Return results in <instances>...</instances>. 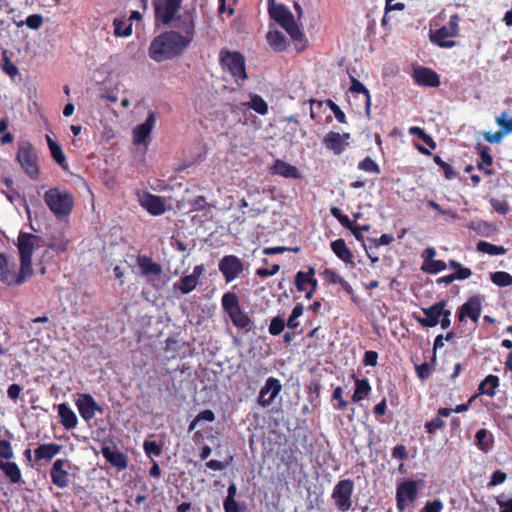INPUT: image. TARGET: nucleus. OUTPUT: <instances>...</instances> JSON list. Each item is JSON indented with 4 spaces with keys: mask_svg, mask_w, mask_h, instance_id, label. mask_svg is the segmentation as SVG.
<instances>
[{
    "mask_svg": "<svg viewBox=\"0 0 512 512\" xmlns=\"http://www.w3.org/2000/svg\"><path fill=\"white\" fill-rule=\"evenodd\" d=\"M188 46L180 32L165 31L152 40L148 55L156 62H163L182 55Z\"/></svg>",
    "mask_w": 512,
    "mask_h": 512,
    "instance_id": "nucleus-1",
    "label": "nucleus"
},
{
    "mask_svg": "<svg viewBox=\"0 0 512 512\" xmlns=\"http://www.w3.org/2000/svg\"><path fill=\"white\" fill-rule=\"evenodd\" d=\"M219 62L222 68L231 74L237 85L241 86L247 80L245 57L240 52L223 48L219 53Z\"/></svg>",
    "mask_w": 512,
    "mask_h": 512,
    "instance_id": "nucleus-2",
    "label": "nucleus"
},
{
    "mask_svg": "<svg viewBox=\"0 0 512 512\" xmlns=\"http://www.w3.org/2000/svg\"><path fill=\"white\" fill-rule=\"evenodd\" d=\"M270 17L276 21L295 41H303L304 33L295 21L292 12L284 4H276L268 7Z\"/></svg>",
    "mask_w": 512,
    "mask_h": 512,
    "instance_id": "nucleus-3",
    "label": "nucleus"
},
{
    "mask_svg": "<svg viewBox=\"0 0 512 512\" xmlns=\"http://www.w3.org/2000/svg\"><path fill=\"white\" fill-rule=\"evenodd\" d=\"M44 201L50 211L57 217L68 216L74 207L73 195L58 188H50L44 194Z\"/></svg>",
    "mask_w": 512,
    "mask_h": 512,
    "instance_id": "nucleus-4",
    "label": "nucleus"
},
{
    "mask_svg": "<svg viewBox=\"0 0 512 512\" xmlns=\"http://www.w3.org/2000/svg\"><path fill=\"white\" fill-rule=\"evenodd\" d=\"M460 20L461 18L458 14H453L450 16L447 25H444L436 30H431V42L441 48H453L456 46V41L453 40V38L460 35Z\"/></svg>",
    "mask_w": 512,
    "mask_h": 512,
    "instance_id": "nucleus-5",
    "label": "nucleus"
},
{
    "mask_svg": "<svg viewBox=\"0 0 512 512\" xmlns=\"http://www.w3.org/2000/svg\"><path fill=\"white\" fill-rule=\"evenodd\" d=\"M31 275L28 270H23L20 263L19 272L16 271V263L13 257L0 253V281L6 285H19L25 282L27 276Z\"/></svg>",
    "mask_w": 512,
    "mask_h": 512,
    "instance_id": "nucleus-6",
    "label": "nucleus"
},
{
    "mask_svg": "<svg viewBox=\"0 0 512 512\" xmlns=\"http://www.w3.org/2000/svg\"><path fill=\"white\" fill-rule=\"evenodd\" d=\"M420 482L413 479H406L400 482L396 487V508L399 512H404L408 506L413 505L418 498L419 490L422 488Z\"/></svg>",
    "mask_w": 512,
    "mask_h": 512,
    "instance_id": "nucleus-7",
    "label": "nucleus"
},
{
    "mask_svg": "<svg viewBox=\"0 0 512 512\" xmlns=\"http://www.w3.org/2000/svg\"><path fill=\"white\" fill-rule=\"evenodd\" d=\"M354 482L351 479H342L333 488L331 498L336 509L347 512L353 506Z\"/></svg>",
    "mask_w": 512,
    "mask_h": 512,
    "instance_id": "nucleus-8",
    "label": "nucleus"
},
{
    "mask_svg": "<svg viewBox=\"0 0 512 512\" xmlns=\"http://www.w3.org/2000/svg\"><path fill=\"white\" fill-rule=\"evenodd\" d=\"M17 160L31 179H38L40 174L38 156L30 142H22L19 144Z\"/></svg>",
    "mask_w": 512,
    "mask_h": 512,
    "instance_id": "nucleus-9",
    "label": "nucleus"
},
{
    "mask_svg": "<svg viewBox=\"0 0 512 512\" xmlns=\"http://www.w3.org/2000/svg\"><path fill=\"white\" fill-rule=\"evenodd\" d=\"M183 0H154L155 22L163 25L172 23Z\"/></svg>",
    "mask_w": 512,
    "mask_h": 512,
    "instance_id": "nucleus-10",
    "label": "nucleus"
},
{
    "mask_svg": "<svg viewBox=\"0 0 512 512\" xmlns=\"http://www.w3.org/2000/svg\"><path fill=\"white\" fill-rule=\"evenodd\" d=\"M37 236L20 232L17 239V247L20 254V263L23 270H28L32 274V256L34 252V242Z\"/></svg>",
    "mask_w": 512,
    "mask_h": 512,
    "instance_id": "nucleus-11",
    "label": "nucleus"
},
{
    "mask_svg": "<svg viewBox=\"0 0 512 512\" xmlns=\"http://www.w3.org/2000/svg\"><path fill=\"white\" fill-rule=\"evenodd\" d=\"M136 264L140 269L141 275L146 277L147 281L155 287V281L159 280L162 274V266L147 255H138Z\"/></svg>",
    "mask_w": 512,
    "mask_h": 512,
    "instance_id": "nucleus-12",
    "label": "nucleus"
},
{
    "mask_svg": "<svg viewBox=\"0 0 512 512\" xmlns=\"http://www.w3.org/2000/svg\"><path fill=\"white\" fill-rule=\"evenodd\" d=\"M243 263L235 255H226L219 262V270L227 283L235 280L243 272Z\"/></svg>",
    "mask_w": 512,
    "mask_h": 512,
    "instance_id": "nucleus-13",
    "label": "nucleus"
},
{
    "mask_svg": "<svg viewBox=\"0 0 512 512\" xmlns=\"http://www.w3.org/2000/svg\"><path fill=\"white\" fill-rule=\"evenodd\" d=\"M80 416L85 421H90L96 413H103V408L95 401L93 396L88 393L80 394L75 402Z\"/></svg>",
    "mask_w": 512,
    "mask_h": 512,
    "instance_id": "nucleus-14",
    "label": "nucleus"
},
{
    "mask_svg": "<svg viewBox=\"0 0 512 512\" xmlns=\"http://www.w3.org/2000/svg\"><path fill=\"white\" fill-rule=\"evenodd\" d=\"M482 312V299L479 295L470 297L461 305L458 310L457 318L460 322L465 318H469L472 322L477 323Z\"/></svg>",
    "mask_w": 512,
    "mask_h": 512,
    "instance_id": "nucleus-15",
    "label": "nucleus"
},
{
    "mask_svg": "<svg viewBox=\"0 0 512 512\" xmlns=\"http://www.w3.org/2000/svg\"><path fill=\"white\" fill-rule=\"evenodd\" d=\"M156 123V113L155 112H149L145 122L137 125L133 129V144L134 145H148L151 132L155 126Z\"/></svg>",
    "mask_w": 512,
    "mask_h": 512,
    "instance_id": "nucleus-16",
    "label": "nucleus"
},
{
    "mask_svg": "<svg viewBox=\"0 0 512 512\" xmlns=\"http://www.w3.org/2000/svg\"><path fill=\"white\" fill-rule=\"evenodd\" d=\"M447 305L445 300L438 301L433 305L421 308V311L425 315L424 318L417 317L416 320L423 327H435L439 324L441 315H443V308Z\"/></svg>",
    "mask_w": 512,
    "mask_h": 512,
    "instance_id": "nucleus-17",
    "label": "nucleus"
},
{
    "mask_svg": "<svg viewBox=\"0 0 512 512\" xmlns=\"http://www.w3.org/2000/svg\"><path fill=\"white\" fill-rule=\"evenodd\" d=\"M281 390L282 384L280 380L275 377H269L259 392L258 403L263 407L271 405Z\"/></svg>",
    "mask_w": 512,
    "mask_h": 512,
    "instance_id": "nucleus-18",
    "label": "nucleus"
},
{
    "mask_svg": "<svg viewBox=\"0 0 512 512\" xmlns=\"http://www.w3.org/2000/svg\"><path fill=\"white\" fill-rule=\"evenodd\" d=\"M174 27L176 31L182 34L184 40L190 45L195 36V23L191 13L184 12L183 14L175 16Z\"/></svg>",
    "mask_w": 512,
    "mask_h": 512,
    "instance_id": "nucleus-19",
    "label": "nucleus"
},
{
    "mask_svg": "<svg viewBox=\"0 0 512 512\" xmlns=\"http://www.w3.org/2000/svg\"><path fill=\"white\" fill-rule=\"evenodd\" d=\"M204 272V265H196L192 274L181 277L173 286L175 289L180 290L182 294H188L196 288L199 279L203 276Z\"/></svg>",
    "mask_w": 512,
    "mask_h": 512,
    "instance_id": "nucleus-20",
    "label": "nucleus"
},
{
    "mask_svg": "<svg viewBox=\"0 0 512 512\" xmlns=\"http://www.w3.org/2000/svg\"><path fill=\"white\" fill-rule=\"evenodd\" d=\"M412 77L414 81L424 87H438L440 85L439 75L432 69L418 66L414 68Z\"/></svg>",
    "mask_w": 512,
    "mask_h": 512,
    "instance_id": "nucleus-21",
    "label": "nucleus"
},
{
    "mask_svg": "<svg viewBox=\"0 0 512 512\" xmlns=\"http://www.w3.org/2000/svg\"><path fill=\"white\" fill-rule=\"evenodd\" d=\"M68 464V460L65 459H57L50 470V477L52 483L58 488H66L69 485V473L65 469Z\"/></svg>",
    "mask_w": 512,
    "mask_h": 512,
    "instance_id": "nucleus-22",
    "label": "nucleus"
},
{
    "mask_svg": "<svg viewBox=\"0 0 512 512\" xmlns=\"http://www.w3.org/2000/svg\"><path fill=\"white\" fill-rule=\"evenodd\" d=\"M349 138V134L345 133L341 135L338 132L331 131L323 139L325 147L334 152V154H341L348 143L346 140Z\"/></svg>",
    "mask_w": 512,
    "mask_h": 512,
    "instance_id": "nucleus-23",
    "label": "nucleus"
},
{
    "mask_svg": "<svg viewBox=\"0 0 512 512\" xmlns=\"http://www.w3.org/2000/svg\"><path fill=\"white\" fill-rule=\"evenodd\" d=\"M270 173L280 175L289 179H299L301 177L298 168L281 159H276L270 168Z\"/></svg>",
    "mask_w": 512,
    "mask_h": 512,
    "instance_id": "nucleus-24",
    "label": "nucleus"
},
{
    "mask_svg": "<svg viewBox=\"0 0 512 512\" xmlns=\"http://www.w3.org/2000/svg\"><path fill=\"white\" fill-rule=\"evenodd\" d=\"M102 455L112 466L119 470H123L128 466V457L118 450H113L110 447H102Z\"/></svg>",
    "mask_w": 512,
    "mask_h": 512,
    "instance_id": "nucleus-25",
    "label": "nucleus"
},
{
    "mask_svg": "<svg viewBox=\"0 0 512 512\" xmlns=\"http://www.w3.org/2000/svg\"><path fill=\"white\" fill-rule=\"evenodd\" d=\"M57 409L62 426L67 430L74 429L78 424V419L71 407L67 403H60Z\"/></svg>",
    "mask_w": 512,
    "mask_h": 512,
    "instance_id": "nucleus-26",
    "label": "nucleus"
},
{
    "mask_svg": "<svg viewBox=\"0 0 512 512\" xmlns=\"http://www.w3.org/2000/svg\"><path fill=\"white\" fill-rule=\"evenodd\" d=\"M352 379L355 382V390L352 395L353 402H360L366 399L371 393V385L367 378H358L355 373L351 375Z\"/></svg>",
    "mask_w": 512,
    "mask_h": 512,
    "instance_id": "nucleus-27",
    "label": "nucleus"
},
{
    "mask_svg": "<svg viewBox=\"0 0 512 512\" xmlns=\"http://www.w3.org/2000/svg\"><path fill=\"white\" fill-rule=\"evenodd\" d=\"M62 446L57 443L40 444L35 450V461L52 460L60 453Z\"/></svg>",
    "mask_w": 512,
    "mask_h": 512,
    "instance_id": "nucleus-28",
    "label": "nucleus"
},
{
    "mask_svg": "<svg viewBox=\"0 0 512 512\" xmlns=\"http://www.w3.org/2000/svg\"><path fill=\"white\" fill-rule=\"evenodd\" d=\"M331 250L344 263H353V253L348 248L344 239L339 238L331 242Z\"/></svg>",
    "mask_w": 512,
    "mask_h": 512,
    "instance_id": "nucleus-29",
    "label": "nucleus"
},
{
    "mask_svg": "<svg viewBox=\"0 0 512 512\" xmlns=\"http://www.w3.org/2000/svg\"><path fill=\"white\" fill-rule=\"evenodd\" d=\"M142 206L151 215H161L165 212V205L160 196L148 194L142 201Z\"/></svg>",
    "mask_w": 512,
    "mask_h": 512,
    "instance_id": "nucleus-30",
    "label": "nucleus"
},
{
    "mask_svg": "<svg viewBox=\"0 0 512 512\" xmlns=\"http://www.w3.org/2000/svg\"><path fill=\"white\" fill-rule=\"evenodd\" d=\"M269 46L276 52H282L287 48V39L279 30H269L266 34Z\"/></svg>",
    "mask_w": 512,
    "mask_h": 512,
    "instance_id": "nucleus-31",
    "label": "nucleus"
},
{
    "mask_svg": "<svg viewBox=\"0 0 512 512\" xmlns=\"http://www.w3.org/2000/svg\"><path fill=\"white\" fill-rule=\"evenodd\" d=\"M500 380L496 375H488L481 381L478 386V394H484L493 397L496 394V389L499 387Z\"/></svg>",
    "mask_w": 512,
    "mask_h": 512,
    "instance_id": "nucleus-32",
    "label": "nucleus"
},
{
    "mask_svg": "<svg viewBox=\"0 0 512 512\" xmlns=\"http://www.w3.org/2000/svg\"><path fill=\"white\" fill-rule=\"evenodd\" d=\"M476 445L484 453H488L494 445V437L487 429H480L476 432Z\"/></svg>",
    "mask_w": 512,
    "mask_h": 512,
    "instance_id": "nucleus-33",
    "label": "nucleus"
},
{
    "mask_svg": "<svg viewBox=\"0 0 512 512\" xmlns=\"http://www.w3.org/2000/svg\"><path fill=\"white\" fill-rule=\"evenodd\" d=\"M0 470L4 472V474L9 478V480L18 484L22 480L21 470L15 462H3L0 461Z\"/></svg>",
    "mask_w": 512,
    "mask_h": 512,
    "instance_id": "nucleus-34",
    "label": "nucleus"
},
{
    "mask_svg": "<svg viewBox=\"0 0 512 512\" xmlns=\"http://www.w3.org/2000/svg\"><path fill=\"white\" fill-rule=\"evenodd\" d=\"M46 139L54 161L63 169H67L68 164L61 146L57 142L53 141L50 136H46Z\"/></svg>",
    "mask_w": 512,
    "mask_h": 512,
    "instance_id": "nucleus-35",
    "label": "nucleus"
},
{
    "mask_svg": "<svg viewBox=\"0 0 512 512\" xmlns=\"http://www.w3.org/2000/svg\"><path fill=\"white\" fill-rule=\"evenodd\" d=\"M229 317L235 327L238 329H249L252 321L249 315L244 312L241 307L235 311H231Z\"/></svg>",
    "mask_w": 512,
    "mask_h": 512,
    "instance_id": "nucleus-36",
    "label": "nucleus"
},
{
    "mask_svg": "<svg viewBox=\"0 0 512 512\" xmlns=\"http://www.w3.org/2000/svg\"><path fill=\"white\" fill-rule=\"evenodd\" d=\"M249 98L250 101L244 103L245 106L254 110L256 113L260 115H266L268 113V104L260 95L251 93L249 95Z\"/></svg>",
    "mask_w": 512,
    "mask_h": 512,
    "instance_id": "nucleus-37",
    "label": "nucleus"
},
{
    "mask_svg": "<svg viewBox=\"0 0 512 512\" xmlns=\"http://www.w3.org/2000/svg\"><path fill=\"white\" fill-rule=\"evenodd\" d=\"M478 252L488 255H504L507 249L503 246H498L487 241H479L476 245Z\"/></svg>",
    "mask_w": 512,
    "mask_h": 512,
    "instance_id": "nucleus-38",
    "label": "nucleus"
},
{
    "mask_svg": "<svg viewBox=\"0 0 512 512\" xmlns=\"http://www.w3.org/2000/svg\"><path fill=\"white\" fill-rule=\"evenodd\" d=\"M468 227H469V229L473 230L478 235L483 236V237H489L494 232L493 226L483 220L472 221L469 223Z\"/></svg>",
    "mask_w": 512,
    "mask_h": 512,
    "instance_id": "nucleus-39",
    "label": "nucleus"
},
{
    "mask_svg": "<svg viewBox=\"0 0 512 512\" xmlns=\"http://www.w3.org/2000/svg\"><path fill=\"white\" fill-rule=\"evenodd\" d=\"M490 280L498 287L512 286V275L506 271H496L491 273Z\"/></svg>",
    "mask_w": 512,
    "mask_h": 512,
    "instance_id": "nucleus-40",
    "label": "nucleus"
},
{
    "mask_svg": "<svg viewBox=\"0 0 512 512\" xmlns=\"http://www.w3.org/2000/svg\"><path fill=\"white\" fill-rule=\"evenodd\" d=\"M222 307L223 309L230 314L231 311H235L240 308L238 297L233 292H227L222 297Z\"/></svg>",
    "mask_w": 512,
    "mask_h": 512,
    "instance_id": "nucleus-41",
    "label": "nucleus"
},
{
    "mask_svg": "<svg viewBox=\"0 0 512 512\" xmlns=\"http://www.w3.org/2000/svg\"><path fill=\"white\" fill-rule=\"evenodd\" d=\"M350 91L352 93L363 94L366 97V106H367V108L370 107V105H371V95H370V92H369V90L365 87V85L361 81H359L358 79H356L354 77H351Z\"/></svg>",
    "mask_w": 512,
    "mask_h": 512,
    "instance_id": "nucleus-42",
    "label": "nucleus"
},
{
    "mask_svg": "<svg viewBox=\"0 0 512 512\" xmlns=\"http://www.w3.org/2000/svg\"><path fill=\"white\" fill-rule=\"evenodd\" d=\"M358 169L367 173L380 174L379 165L369 156L365 157L358 163Z\"/></svg>",
    "mask_w": 512,
    "mask_h": 512,
    "instance_id": "nucleus-43",
    "label": "nucleus"
},
{
    "mask_svg": "<svg viewBox=\"0 0 512 512\" xmlns=\"http://www.w3.org/2000/svg\"><path fill=\"white\" fill-rule=\"evenodd\" d=\"M215 420V414L212 410H204L200 412L189 424L188 431H193L197 424L201 421L213 422Z\"/></svg>",
    "mask_w": 512,
    "mask_h": 512,
    "instance_id": "nucleus-44",
    "label": "nucleus"
},
{
    "mask_svg": "<svg viewBox=\"0 0 512 512\" xmlns=\"http://www.w3.org/2000/svg\"><path fill=\"white\" fill-rule=\"evenodd\" d=\"M125 22L121 19L115 18L113 20V26H114V34L117 37H128L132 34V24L129 23L125 26Z\"/></svg>",
    "mask_w": 512,
    "mask_h": 512,
    "instance_id": "nucleus-45",
    "label": "nucleus"
},
{
    "mask_svg": "<svg viewBox=\"0 0 512 512\" xmlns=\"http://www.w3.org/2000/svg\"><path fill=\"white\" fill-rule=\"evenodd\" d=\"M2 60V70L11 78H15L19 74V70L17 66L9 58L7 51H3Z\"/></svg>",
    "mask_w": 512,
    "mask_h": 512,
    "instance_id": "nucleus-46",
    "label": "nucleus"
},
{
    "mask_svg": "<svg viewBox=\"0 0 512 512\" xmlns=\"http://www.w3.org/2000/svg\"><path fill=\"white\" fill-rule=\"evenodd\" d=\"M304 307L301 303H297L293 310L291 315L288 318L287 326L289 329H296L299 326L298 318L303 315Z\"/></svg>",
    "mask_w": 512,
    "mask_h": 512,
    "instance_id": "nucleus-47",
    "label": "nucleus"
},
{
    "mask_svg": "<svg viewBox=\"0 0 512 512\" xmlns=\"http://www.w3.org/2000/svg\"><path fill=\"white\" fill-rule=\"evenodd\" d=\"M435 365L436 363H433L432 361L430 363L424 362L420 365H416L415 369L418 378L421 380L428 379L431 376Z\"/></svg>",
    "mask_w": 512,
    "mask_h": 512,
    "instance_id": "nucleus-48",
    "label": "nucleus"
},
{
    "mask_svg": "<svg viewBox=\"0 0 512 512\" xmlns=\"http://www.w3.org/2000/svg\"><path fill=\"white\" fill-rule=\"evenodd\" d=\"M343 388L341 386H337L332 393V400L337 401V404L334 405L336 410H345L348 407V401L343 398Z\"/></svg>",
    "mask_w": 512,
    "mask_h": 512,
    "instance_id": "nucleus-49",
    "label": "nucleus"
},
{
    "mask_svg": "<svg viewBox=\"0 0 512 512\" xmlns=\"http://www.w3.org/2000/svg\"><path fill=\"white\" fill-rule=\"evenodd\" d=\"M285 328V320L281 316L274 317L269 325V333L272 336H278L280 335Z\"/></svg>",
    "mask_w": 512,
    "mask_h": 512,
    "instance_id": "nucleus-50",
    "label": "nucleus"
},
{
    "mask_svg": "<svg viewBox=\"0 0 512 512\" xmlns=\"http://www.w3.org/2000/svg\"><path fill=\"white\" fill-rule=\"evenodd\" d=\"M447 267V264L443 260H433L430 261L427 265L422 266V270L429 274H437L441 271H444Z\"/></svg>",
    "mask_w": 512,
    "mask_h": 512,
    "instance_id": "nucleus-51",
    "label": "nucleus"
},
{
    "mask_svg": "<svg viewBox=\"0 0 512 512\" xmlns=\"http://www.w3.org/2000/svg\"><path fill=\"white\" fill-rule=\"evenodd\" d=\"M443 416H437L433 418L431 421H427L424 425L425 430L428 434H435L437 430H440L444 427L445 422L442 420Z\"/></svg>",
    "mask_w": 512,
    "mask_h": 512,
    "instance_id": "nucleus-52",
    "label": "nucleus"
},
{
    "mask_svg": "<svg viewBox=\"0 0 512 512\" xmlns=\"http://www.w3.org/2000/svg\"><path fill=\"white\" fill-rule=\"evenodd\" d=\"M434 162L443 169L445 178L448 180L454 179L456 177V172L453 170V168L446 163L440 156L435 155L433 157Z\"/></svg>",
    "mask_w": 512,
    "mask_h": 512,
    "instance_id": "nucleus-53",
    "label": "nucleus"
},
{
    "mask_svg": "<svg viewBox=\"0 0 512 512\" xmlns=\"http://www.w3.org/2000/svg\"><path fill=\"white\" fill-rule=\"evenodd\" d=\"M294 284H295L297 291H299V292L306 291V289L308 287V271L307 272L298 271L294 278Z\"/></svg>",
    "mask_w": 512,
    "mask_h": 512,
    "instance_id": "nucleus-54",
    "label": "nucleus"
},
{
    "mask_svg": "<svg viewBox=\"0 0 512 512\" xmlns=\"http://www.w3.org/2000/svg\"><path fill=\"white\" fill-rule=\"evenodd\" d=\"M144 451L147 456H160L162 454V446L156 441H145L143 444Z\"/></svg>",
    "mask_w": 512,
    "mask_h": 512,
    "instance_id": "nucleus-55",
    "label": "nucleus"
},
{
    "mask_svg": "<svg viewBox=\"0 0 512 512\" xmlns=\"http://www.w3.org/2000/svg\"><path fill=\"white\" fill-rule=\"evenodd\" d=\"M508 113L503 112L499 117L496 118L497 124L501 127V132L504 134L512 133V118H507Z\"/></svg>",
    "mask_w": 512,
    "mask_h": 512,
    "instance_id": "nucleus-56",
    "label": "nucleus"
},
{
    "mask_svg": "<svg viewBox=\"0 0 512 512\" xmlns=\"http://www.w3.org/2000/svg\"><path fill=\"white\" fill-rule=\"evenodd\" d=\"M237 4V0H219L218 12L220 14L228 13L229 16H232L235 12V5Z\"/></svg>",
    "mask_w": 512,
    "mask_h": 512,
    "instance_id": "nucleus-57",
    "label": "nucleus"
},
{
    "mask_svg": "<svg viewBox=\"0 0 512 512\" xmlns=\"http://www.w3.org/2000/svg\"><path fill=\"white\" fill-rule=\"evenodd\" d=\"M14 453L11 443L7 440L0 439V457L6 460L13 458Z\"/></svg>",
    "mask_w": 512,
    "mask_h": 512,
    "instance_id": "nucleus-58",
    "label": "nucleus"
},
{
    "mask_svg": "<svg viewBox=\"0 0 512 512\" xmlns=\"http://www.w3.org/2000/svg\"><path fill=\"white\" fill-rule=\"evenodd\" d=\"M42 23H43V17L40 14H31L25 20L26 26L33 30L39 29L41 27Z\"/></svg>",
    "mask_w": 512,
    "mask_h": 512,
    "instance_id": "nucleus-59",
    "label": "nucleus"
},
{
    "mask_svg": "<svg viewBox=\"0 0 512 512\" xmlns=\"http://www.w3.org/2000/svg\"><path fill=\"white\" fill-rule=\"evenodd\" d=\"M444 504L440 499L427 501L424 505L422 512H442Z\"/></svg>",
    "mask_w": 512,
    "mask_h": 512,
    "instance_id": "nucleus-60",
    "label": "nucleus"
},
{
    "mask_svg": "<svg viewBox=\"0 0 512 512\" xmlns=\"http://www.w3.org/2000/svg\"><path fill=\"white\" fill-rule=\"evenodd\" d=\"M322 275L323 278L331 284H338L339 282H341V279L343 278L331 268H325L324 271L322 272Z\"/></svg>",
    "mask_w": 512,
    "mask_h": 512,
    "instance_id": "nucleus-61",
    "label": "nucleus"
},
{
    "mask_svg": "<svg viewBox=\"0 0 512 512\" xmlns=\"http://www.w3.org/2000/svg\"><path fill=\"white\" fill-rule=\"evenodd\" d=\"M507 479V474L501 470H496L492 473L488 486H497L504 483Z\"/></svg>",
    "mask_w": 512,
    "mask_h": 512,
    "instance_id": "nucleus-62",
    "label": "nucleus"
},
{
    "mask_svg": "<svg viewBox=\"0 0 512 512\" xmlns=\"http://www.w3.org/2000/svg\"><path fill=\"white\" fill-rule=\"evenodd\" d=\"M409 456L405 445L398 444L392 449V457L397 460H405Z\"/></svg>",
    "mask_w": 512,
    "mask_h": 512,
    "instance_id": "nucleus-63",
    "label": "nucleus"
},
{
    "mask_svg": "<svg viewBox=\"0 0 512 512\" xmlns=\"http://www.w3.org/2000/svg\"><path fill=\"white\" fill-rule=\"evenodd\" d=\"M225 512H244L245 506H240L236 500L225 499L223 503Z\"/></svg>",
    "mask_w": 512,
    "mask_h": 512,
    "instance_id": "nucleus-64",
    "label": "nucleus"
}]
</instances>
